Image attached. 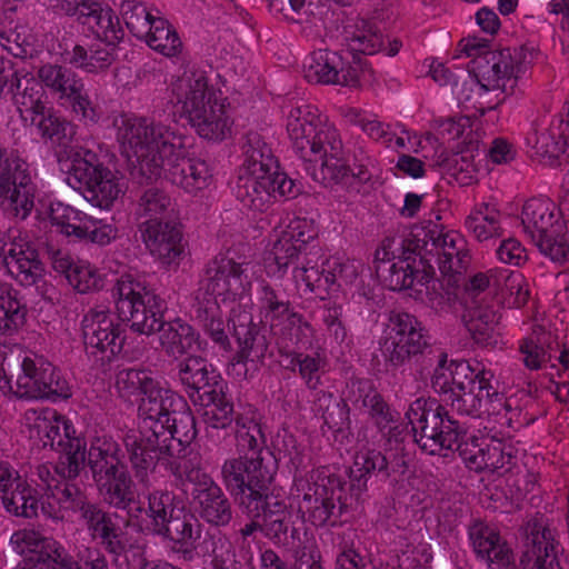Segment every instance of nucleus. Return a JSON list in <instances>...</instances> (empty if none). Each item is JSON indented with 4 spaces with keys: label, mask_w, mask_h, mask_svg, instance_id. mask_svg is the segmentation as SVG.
I'll use <instances>...</instances> for the list:
<instances>
[{
    "label": "nucleus",
    "mask_w": 569,
    "mask_h": 569,
    "mask_svg": "<svg viewBox=\"0 0 569 569\" xmlns=\"http://www.w3.org/2000/svg\"><path fill=\"white\" fill-rule=\"evenodd\" d=\"M257 510L244 512L254 517H262V533L277 546L284 547L292 551L307 569H322L320 553L312 539L307 532L290 526V513L283 500L271 495L261 501Z\"/></svg>",
    "instance_id": "9b49d317"
},
{
    "label": "nucleus",
    "mask_w": 569,
    "mask_h": 569,
    "mask_svg": "<svg viewBox=\"0 0 569 569\" xmlns=\"http://www.w3.org/2000/svg\"><path fill=\"white\" fill-rule=\"evenodd\" d=\"M277 472L271 452L243 453L227 458L220 467V479L227 491L239 499L243 512H252L271 496L269 486Z\"/></svg>",
    "instance_id": "6e6552de"
},
{
    "label": "nucleus",
    "mask_w": 569,
    "mask_h": 569,
    "mask_svg": "<svg viewBox=\"0 0 569 569\" xmlns=\"http://www.w3.org/2000/svg\"><path fill=\"white\" fill-rule=\"evenodd\" d=\"M432 355L437 361L431 378V387L435 392L446 398L458 387L463 388V381L475 369L463 360L448 362L447 353L441 350H436Z\"/></svg>",
    "instance_id": "c03bdc74"
},
{
    "label": "nucleus",
    "mask_w": 569,
    "mask_h": 569,
    "mask_svg": "<svg viewBox=\"0 0 569 569\" xmlns=\"http://www.w3.org/2000/svg\"><path fill=\"white\" fill-rule=\"evenodd\" d=\"M1 502L4 510L14 517L31 519L39 516L36 490L27 481L22 486H16L12 493L1 499Z\"/></svg>",
    "instance_id": "680f3d73"
},
{
    "label": "nucleus",
    "mask_w": 569,
    "mask_h": 569,
    "mask_svg": "<svg viewBox=\"0 0 569 569\" xmlns=\"http://www.w3.org/2000/svg\"><path fill=\"white\" fill-rule=\"evenodd\" d=\"M123 453L119 443L111 437H96L88 451V467L91 476L97 477L103 471L123 465Z\"/></svg>",
    "instance_id": "09e8293b"
},
{
    "label": "nucleus",
    "mask_w": 569,
    "mask_h": 569,
    "mask_svg": "<svg viewBox=\"0 0 569 569\" xmlns=\"http://www.w3.org/2000/svg\"><path fill=\"white\" fill-rule=\"evenodd\" d=\"M173 210L169 194L158 187H150L140 196L137 212L139 217L168 220Z\"/></svg>",
    "instance_id": "774afa93"
},
{
    "label": "nucleus",
    "mask_w": 569,
    "mask_h": 569,
    "mask_svg": "<svg viewBox=\"0 0 569 569\" xmlns=\"http://www.w3.org/2000/svg\"><path fill=\"white\" fill-rule=\"evenodd\" d=\"M347 400L363 409L379 431L385 432L396 423L399 413L393 410L368 378H351L347 383Z\"/></svg>",
    "instance_id": "5701e85b"
},
{
    "label": "nucleus",
    "mask_w": 569,
    "mask_h": 569,
    "mask_svg": "<svg viewBox=\"0 0 569 569\" xmlns=\"http://www.w3.org/2000/svg\"><path fill=\"white\" fill-rule=\"evenodd\" d=\"M66 181L100 209H109L124 192L121 179L90 149H82L74 156Z\"/></svg>",
    "instance_id": "f8f14e48"
},
{
    "label": "nucleus",
    "mask_w": 569,
    "mask_h": 569,
    "mask_svg": "<svg viewBox=\"0 0 569 569\" xmlns=\"http://www.w3.org/2000/svg\"><path fill=\"white\" fill-rule=\"evenodd\" d=\"M118 139L130 173L139 183L157 179L163 170L173 184L188 193L196 194L212 182L204 160L187 158L188 138L177 131L174 121L129 118L119 127Z\"/></svg>",
    "instance_id": "f257e3e1"
},
{
    "label": "nucleus",
    "mask_w": 569,
    "mask_h": 569,
    "mask_svg": "<svg viewBox=\"0 0 569 569\" xmlns=\"http://www.w3.org/2000/svg\"><path fill=\"white\" fill-rule=\"evenodd\" d=\"M177 377L186 392L196 401L202 400L210 390L222 386L224 380L214 367L199 356H190L177 365Z\"/></svg>",
    "instance_id": "cd10ccee"
},
{
    "label": "nucleus",
    "mask_w": 569,
    "mask_h": 569,
    "mask_svg": "<svg viewBox=\"0 0 569 569\" xmlns=\"http://www.w3.org/2000/svg\"><path fill=\"white\" fill-rule=\"evenodd\" d=\"M38 78L53 96L70 104L72 112L86 123H97L100 114L90 100L83 80L70 68L47 63L39 68Z\"/></svg>",
    "instance_id": "f3484780"
},
{
    "label": "nucleus",
    "mask_w": 569,
    "mask_h": 569,
    "mask_svg": "<svg viewBox=\"0 0 569 569\" xmlns=\"http://www.w3.org/2000/svg\"><path fill=\"white\" fill-rule=\"evenodd\" d=\"M49 218L52 226H56L61 233L80 239L90 216L61 201H52L49 207Z\"/></svg>",
    "instance_id": "4d7b16f0"
},
{
    "label": "nucleus",
    "mask_w": 569,
    "mask_h": 569,
    "mask_svg": "<svg viewBox=\"0 0 569 569\" xmlns=\"http://www.w3.org/2000/svg\"><path fill=\"white\" fill-rule=\"evenodd\" d=\"M92 539L99 540L101 546L114 556H119L124 550V543L121 540V529L114 522L112 516L104 511L98 503H94L81 517Z\"/></svg>",
    "instance_id": "58836bf2"
},
{
    "label": "nucleus",
    "mask_w": 569,
    "mask_h": 569,
    "mask_svg": "<svg viewBox=\"0 0 569 569\" xmlns=\"http://www.w3.org/2000/svg\"><path fill=\"white\" fill-rule=\"evenodd\" d=\"M119 318L140 335L159 333V343L169 358L180 359L194 346L201 348L196 329L180 318L163 320L164 299L158 296L140 274L124 273L117 278L111 289Z\"/></svg>",
    "instance_id": "7ed1b4c3"
},
{
    "label": "nucleus",
    "mask_w": 569,
    "mask_h": 569,
    "mask_svg": "<svg viewBox=\"0 0 569 569\" xmlns=\"http://www.w3.org/2000/svg\"><path fill=\"white\" fill-rule=\"evenodd\" d=\"M253 269L249 246L239 243L210 260L199 281L196 320L204 333L224 351H229L231 345L217 299L220 297L222 302H227L247 297L251 291Z\"/></svg>",
    "instance_id": "20e7f679"
},
{
    "label": "nucleus",
    "mask_w": 569,
    "mask_h": 569,
    "mask_svg": "<svg viewBox=\"0 0 569 569\" xmlns=\"http://www.w3.org/2000/svg\"><path fill=\"white\" fill-rule=\"evenodd\" d=\"M455 450L458 451L466 467L476 472L497 471L512 460V455L505 451V445L501 441L468 436L465 428L463 435L455 443Z\"/></svg>",
    "instance_id": "4be33fe9"
},
{
    "label": "nucleus",
    "mask_w": 569,
    "mask_h": 569,
    "mask_svg": "<svg viewBox=\"0 0 569 569\" xmlns=\"http://www.w3.org/2000/svg\"><path fill=\"white\" fill-rule=\"evenodd\" d=\"M0 256L9 274L21 286H34L42 279L44 268L39 253L18 229L0 228Z\"/></svg>",
    "instance_id": "6ab92c4d"
},
{
    "label": "nucleus",
    "mask_w": 569,
    "mask_h": 569,
    "mask_svg": "<svg viewBox=\"0 0 569 569\" xmlns=\"http://www.w3.org/2000/svg\"><path fill=\"white\" fill-rule=\"evenodd\" d=\"M166 527L168 532L158 536L168 537L180 545L179 551L184 556L191 555L194 542L201 536L202 526L199 520L193 515L179 510Z\"/></svg>",
    "instance_id": "864d4df0"
},
{
    "label": "nucleus",
    "mask_w": 569,
    "mask_h": 569,
    "mask_svg": "<svg viewBox=\"0 0 569 569\" xmlns=\"http://www.w3.org/2000/svg\"><path fill=\"white\" fill-rule=\"evenodd\" d=\"M342 40L351 52L375 54L383 44V36L378 26L363 18L347 21L342 31Z\"/></svg>",
    "instance_id": "37998d69"
},
{
    "label": "nucleus",
    "mask_w": 569,
    "mask_h": 569,
    "mask_svg": "<svg viewBox=\"0 0 569 569\" xmlns=\"http://www.w3.org/2000/svg\"><path fill=\"white\" fill-rule=\"evenodd\" d=\"M192 496L199 506V515L204 521L216 527L229 525L232 519V506L214 480L201 489H193Z\"/></svg>",
    "instance_id": "e433bc0d"
},
{
    "label": "nucleus",
    "mask_w": 569,
    "mask_h": 569,
    "mask_svg": "<svg viewBox=\"0 0 569 569\" xmlns=\"http://www.w3.org/2000/svg\"><path fill=\"white\" fill-rule=\"evenodd\" d=\"M291 490L299 500V510L317 527L335 526L347 507L342 501L343 482L325 470L293 476Z\"/></svg>",
    "instance_id": "9d476101"
},
{
    "label": "nucleus",
    "mask_w": 569,
    "mask_h": 569,
    "mask_svg": "<svg viewBox=\"0 0 569 569\" xmlns=\"http://www.w3.org/2000/svg\"><path fill=\"white\" fill-rule=\"evenodd\" d=\"M465 227L479 242H488L502 236L500 212L486 202L477 204L471 210L465 220Z\"/></svg>",
    "instance_id": "a18cd8bd"
},
{
    "label": "nucleus",
    "mask_w": 569,
    "mask_h": 569,
    "mask_svg": "<svg viewBox=\"0 0 569 569\" xmlns=\"http://www.w3.org/2000/svg\"><path fill=\"white\" fill-rule=\"evenodd\" d=\"M526 142L540 161L552 163L569 147V134L562 128V120L552 119L549 126L539 121L532 124Z\"/></svg>",
    "instance_id": "c756f323"
},
{
    "label": "nucleus",
    "mask_w": 569,
    "mask_h": 569,
    "mask_svg": "<svg viewBox=\"0 0 569 569\" xmlns=\"http://www.w3.org/2000/svg\"><path fill=\"white\" fill-rule=\"evenodd\" d=\"M532 59V51L527 47L489 51L472 60L477 84L481 90H501L512 94L518 79Z\"/></svg>",
    "instance_id": "4468645a"
},
{
    "label": "nucleus",
    "mask_w": 569,
    "mask_h": 569,
    "mask_svg": "<svg viewBox=\"0 0 569 569\" xmlns=\"http://www.w3.org/2000/svg\"><path fill=\"white\" fill-rule=\"evenodd\" d=\"M0 201H8L14 216L24 220L34 206L29 164L18 150L0 147Z\"/></svg>",
    "instance_id": "dca6fc26"
},
{
    "label": "nucleus",
    "mask_w": 569,
    "mask_h": 569,
    "mask_svg": "<svg viewBox=\"0 0 569 569\" xmlns=\"http://www.w3.org/2000/svg\"><path fill=\"white\" fill-rule=\"evenodd\" d=\"M462 319L476 343L489 346L496 342L495 335L499 316L493 303H482L481 300L467 302Z\"/></svg>",
    "instance_id": "ea45409f"
},
{
    "label": "nucleus",
    "mask_w": 569,
    "mask_h": 569,
    "mask_svg": "<svg viewBox=\"0 0 569 569\" xmlns=\"http://www.w3.org/2000/svg\"><path fill=\"white\" fill-rule=\"evenodd\" d=\"M293 279L298 286H305V292L313 293L315 297L325 300L332 288V277L327 274V269L319 270L310 266V261L305 258L301 266L293 267Z\"/></svg>",
    "instance_id": "052dcab7"
},
{
    "label": "nucleus",
    "mask_w": 569,
    "mask_h": 569,
    "mask_svg": "<svg viewBox=\"0 0 569 569\" xmlns=\"http://www.w3.org/2000/svg\"><path fill=\"white\" fill-rule=\"evenodd\" d=\"M410 259V256L398 258L391 264L381 263L376 267L378 277L390 290L400 291L409 289L420 279L422 272L409 262Z\"/></svg>",
    "instance_id": "5fc2aeb1"
},
{
    "label": "nucleus",
    "mask_w": 569,
    "mask_h": 569,
    "mask_svg": "<svg viewBox=\"0 0 569 569\" xmlns=\"http://www.w3.org/2000/svg\"><path fill=\"white\" fill-rule=\"evenodd\" d=\"M16 396L21 399L67 400L72 396V387L43 356H26L21 362V373L16 381Z\"/></svg>",
    "instance_id": "2eb2a0df"
},
{
    "label": "nucleus",
    "mask_w": 569,
    "mask_h": 569,
    "mask_svg": "<svg viewBox=\"0 0 569 569\" xmlns=\"http://www.w3.org/2000/svg\"><path fill=\"white\" fill-rule=\"evenodd\" d=\"M174 496L169 491L157 490L148 496L147 516L150 519L149 529L156 533H166V527L174 517Z\"/></svg>",
    "instance_id": "13d9d810"
},
{
    "label": "nucleus",
    "mask_w": 569,
    "mask_h": 569,
    "mask_svg": "<svg viewBox=\"0 0 569 569\" xmlns=\"http://www.w3.org/2000/svg\"><path fill=\"white\" fill-rule=\"evenodd\" d=\"M139 230L147 249L162 263L170 264L181 256L182 232L172 221L147 219Z\"/></svg>",
    "instance_id": "a878e982"
},
{
    "label": "nucleus",
    "mask_w": 569,
    "mask_h": 569,
    "mask_svg": "<svg viewBox=\"0 0 569 569\" xmlns=\"http://www.w3.org/2000/svg\"><path fill=\"white\" fill-rule=\"evenodd\" d=\"M469 538L477 557L489 568L515 569L512 550L495 529L475 522L469 528ZM525 547L520 559L522 569H559L555 533L542 516L527 522Z\"/></svg>",
    "instance_id": "39448f33"
},
{
    "label": "nucleus",
    "mask_w": 569,
    "mask_h": 569,
    "mask_svg": "<svg viewBox=\"0 0 569 569\" xmlns=\"http://www.w3.org/2000/svg\"><path fill=\"white\" fill-rule=\"evenodd\" d=\"M406 418L411 426L415 442L428 455L453 451L463 435V426L437 399L418 398L409 406Z\"/></svg>",
    "instance_id": "1a4fd4ad"
},
{
    "label": "nucleus",
    "mask_w": 569,
    "mask_h": 569,
    "mask_svg": "<svg viewBox=\"0 0 569 569\" xmlns=\"http://www.w3.org/2000/svg\"><path fill=\"white\" fill-rule=\"evenodd\" d=\"M423 249L436 259L441 274L448 278L450 286L458 283V278L467 271L471 261L466 239L456 231H423Z\"/></svg>",
    "instance_id": "412c9836"
},
{
    "label": "nucleus",
    "mask_w": 569,
    "mask_h": 569,
    "mask_svg": "<svg viewBox=\"0 0 569 569\" xmlns=\"http://www.w3.org/2000/svg\"><path fill=\"white\" fill-rule=\"evenodd\" d=\"M28 307L13 286L0 279V338L17 337L27 323Z\"/></svg>",
    "instance_id": "473e14b6"
},
{
    "label": "nucleus",
    "mask_w": 569,
    "mask_h": 569,
    "mask_svg": "<svg viewBox=\"0 0 569 569\" xmlns=\"http://www.w3.org/2000/svg\"><path fill=\"white\" fill-rule=\"evenodd\" d=\"M272 254L273 260L267 267L268 273L282 277L289 266H301V262L307 258V250L280 236L273 244Z\"/></svg>",
    "instance_id": "0e129e2a"
},
{
    "label": "nucleus",
    "mask_w": 569,
    "mask_h": 569,
    "mask_svg": "<svg viewBox=\"0 0 569 569\" xmlns=\"http://www.w3.org/2000/svg\"><path fill=\"white\" fill-rule=\"evenodd\" d=\"M51 488L66 513H79L81 518L94 505L74 480L60 479Z\"/></svg>",
    "instance_id": "e2e57ef3"
},
{
    "label": "nucleus",
    "mask_w": 569,
    "mask_h": 569,
    "mask_svg": "<svg viewBox=\"0 0 569 569\" xmlns=\"http://www.w3.org/2000/svg\"><path fill=\"white\" fill-rule=\"evenodd\" d=\"M288 363L284 368L291 371L298 369L300 378L310 390H317L321 385V377L326 372L327 358L320 352L312 355L300 352H287Z\"/></svg>",
    "instance_id": "8fccbe9b"
},
{
    "label": "nucleus",
    "mask_w": 569,
    "mask_h": 569,
    "mask_svg": "<svg viewBox=\"0 0 569 569\" xmlns=\"http://www.w3.org/2000/svg\"><path fill=\"white\" fill-rule=\"evenodd\" d=\"M31 124L36 126L42 139L52 144H64L68 139L70 123L60 117L52 108L46 107L42 111L30 118Z\"/></svg>",
    "instance_id": "bf43d9fd"
},
{
    "label": "nucleus",
    "mask_w": 569,
    "mask_h": 569,
    "mask_svg": "<svg viewBox=\"0 0 569 569\" xmlns=\"http://www.w3.org/2000/svg\"><path fill=\"white\" fill-rule=\"evenodd\" d=\"M497 293L509 307L521 308L528 302L529 284L521 272L501 269Z\"/></svg>",
    "instance_id": "338daca9"
},
{
    "label": "nucleus",
    "mask_w": 569,
    "mask_h": 569,
    "mask_svg": "<svg viewBox=\"0 0 569 569\" xmlns=\"http://www.w3.org/2000/svg\"><path fill=\"white\" fill-rule=\"evenodd\" d=\"M171 93L177 111L201 138L222 141L231 136L233 122L224 100L209 87L206 71L186 70L171 83Z\"/></svg>",
    "instance_id": "423d86ee"
},
{
    "label": "nucleus",
    "mask_w": 569,
    "mask_h": 569,
    "mask_svg": "<svg viewBox=\"0 0 569 569\" xmlns=\"http://www.w3.org/2000/svg\"><path fill=\"white\" fill-rule=\"evenodd\" d=\"M493 373L490 370H473L463 381V388L458 387L442 401L461 416L479 418L483 413H500L496 402L502 400V395L492 386Z\"/></svg>",
    "instance_id": "a211bd4d"
},
{
    "label": "nucleus",
    "mask_w": 569,
    "mask_h": 569,
    "mask_svg": "<svg viewBox=\"0 0 569 569\" xmlns=\"http://www.w3.org/2000/svg\"><path fill=\"white\" fill-rule=\"evenodd\" d=\"M307 81L322 84L356 86L359 81L358 68L351 67L336 51L319 49L303 63Z\"/></svg>",
    "instance_id": "393cba45"
},
{
    "label": "nucleus",
    "mask_w": 569,
    "mask_h": 569,
    "mask_svg": "<svg viewBox=\"0 0 569 569\" xmlns=\"http://www.w3.org/2000/svg\"><path fill=\"white\" fill-rule=\"evenodd\" d=\"M521 222L532 240L562 227L555 203L543 198H531L525 202Z\"/></svg>",
    "instance_id": "a19ab883"
},
{
    "label": "nucleus",
    "mask_w": 569,
    "mask_h": 569,
    "mask_svg": "<svg viewBox=\"0 0 569 569\" xmlns=\"http://www.w3.org/2000/svg\"><path fill=\"white\" fill-rule=\"evenodd\" d=\"M236 439L239 447L248 450L247 453L270 452L257 412L251 409L236 416Z\"/></svg>",
    "instance_id": "603ef678"
},
{
    "label": "nucleus",
    "mask_w": 569,
    "mask_h": 569,
    "mask_svg": "<svg viewBox=\"0 0 569 569\" xmlns=\"http://www.w3.org/2000/svg\"><path fill=\"white\" fill-rule=\"evenodd\" d=\"M227 383L216 387L201 400L204 406L203 419L208 428L226 429L236 422L233 402L227 395Z\"/></svg>",
    "instance_id": "49530a36"
},
{
    "label": "nucleus",
    "mask_w": 569,
    "mask_h": 569,
    "mask_svg": "<svg viewBox=\"0 0 569 569\" xmlns=\"http://www.w3.org/2000/svg\"><path fill=\"white\" fill-rule=\"evenodd\" d=\"M102 500L118 510H128L136 502L134 482L126 463L92 477Z\"/></svg>",
    "instance_id": "c85d7f7f"
},
{
    "label": "nucleus",
    "mask_w": 569,
    "mask_h": 569,
    "mask_svg": "<svg viewBox=\"0 0 569 569\" xmlns=\"http://www.w3.org/2000/svg\"><path fill=\"white\" fill-rule=\"evenodd\" d=\"M81 329L88 355H100V360L104 362L121 352L124 339L121 337V327L116 322L109 307H91L82 318Z\"/></svg>",
    "instance_id": "aec40b11"
},
{
    "label": "nucleus",
    "mask_w": 569,
    "mask_h": 569,
    "mask_svg": "<svg viewBox=\"0 0 569 569\" xmlns=\"http://www.w3.org/2000/svg\"><path fill=\"white\" fill-rule=\"evenodd\" d=\"M62 455L56 465V473L60 479L76 480L86 461V442L77 438H71L67 445L59 449Z\"/></svg>",
    "instance_id": "69168bd1"
},
{
    "label": "nucleus",
    "mask_w": 569,
    "mask_h": 569,
    "mask_svg": "<svg viewBox=\"0 0 569 569\" xmlns=\"http://www.w3.org/2000/svg\"><path fill=\"white\" fill-rule=\"evenodd\" d=\"M406 462L402 457L393 455V458H388L376 449L360 450L350 469V477L357 481L359 489L366 488L368 477L376 475L388 479L391 475L403 472Z\"/></svg>",
    "instance_id": "2f4dec72"
},
{
    "label": "nucleus",
    "mask_w": 569,
    "mask_h": 569,
    "mask_svg": "<svg viewBox=\"0 0 569 569\" xmlns=\"http://www.w3.org/2000/svg\"><path fill=\"white\" fill-rule=\"evenodd\" d=\"M277 338L279 353L286 358L287 352H300L312 347L315 329L312 325L298 311L271 329Z\"/></svg>",
    "instance_id": "72a5a7b5"
},
{
    "label": "nucleus",
    "mask_w": 569,
    "mask_h": 569,
    "mask_svg": "<svg viewBox=\"0 0 569 569\" xmlns=\"http://www.w3.org/2000/svg\"><path fill=\"white\" fill-rule=\"evenodd\" d=\"M433 352L428 330L417 317L402 311L390 312L381 342L387 368L398 369L412 358Z\"/></svg>",
    "instance_id": "ddd939ff"
},
{
    "label": "nucleus",
    "mask_w": 569,
    "mask_h": 569,
    "mask_svg": "<svg viewBox=\"0 0 569 569\" xmlns=\"http://www.w3.org/2000/svg\"><path fill=\"white\" fill-rule=\"evenodd\" d=\"M141 40L164 57H177L182 50V42L176 29L164 18H156L152 28Z\"/></svg>",
    "instance_id": "6e6d98bb"
},
{
    "label": "nucleus",
    "mask_w": 569,
    "mask_h": 569,
    "mask_svg": "<svg viewBox=\"0 0 569 569\" xmlns=\"http://www.w3.org/2000/svg\"><path fill=\"white\" fill-rule=\"evenodd\" d=\"M553 343L555 336L551 332L546 331L542 327H536L529 336L519 341V360L530 371L541 370L548 363L556 368V362H552Z\"/></svg>",
    "instance_id": "4c0bfd02"
},
{
    "label": "nucleus",
    "mask_w": 569,
    "mask_h": 569,
    "mask_svg": "<svg viewBox=\"0 0 569 569\" xmlns=\"http://www.w3.org/2000/svg\"><path fill=\"white\" fill-rule=\"evenodd\" d=\"M166 431L170 436L166 437L164 442H160L158 437L157 441H154L152 437V442L147 443L138 453L139 457L144 459L152 458V471L159 460L166 458V455H173V449L188 448L196 439V419L187 402L183 409H177L171 416L170 422L166 426Z\"/></svg>",
    "instance_id": "b1692460"
},
{
    "label": "nucleus",
    "mask_w": 569,
    "mask_h": 569,
    "mask_svg": "<svg viewBox=\"0 0 569 569\" xmlns=\"http://www.w3.org/2000/svg\"><path fill=\"white\" fill-rule=\"evenodd\" d=\"M233 336L238 342L239 350L234 356L233 367L243 366V359L261 358L264 356L268 343L261 335L260 328L251 318L243 322H233Z\"/></svg>",
    "instance_id": "de8ad7c7"
},
{
    "label": "nucleus",
    "mask_w": 569,
    "mask_h": 569,
    "mask_svg": "<svg viewBox=\"0 0 569 569\" xmlns=\"http://www.w3.org/2000/svg\"><path fill=\"white\" fill-rule=\"evenodd\" d=\"M270 173L254 169H239L233 192L242 204L254 211H263L271 203Z\"/></svg>",
    "instance_id": "f704fd0d"
},
{
    "label": "nucleus",
    "mask_w": 569,
    "mask_h": 569,
    "mask_svg": "<svg viewBox=\"0 0 569 569\" xmlns=\"http://www.w3.org/2000/svg\"><path fill=\"white\" fill-rule=\"evenodd\" d=\"M26 420L31 432L42 442V447L59 450L71 438H77L76 429L70 420L52 408L29 409Z\"/></svg>",
    "instance_id": "bb28decb"
},
{
    "label": "nucleus",
    "mask_w": 569,
    "mask_h": 569,
    "mask_svg": "<svg viewBox=\"0 0 569 569\" xmlns=\"http://www.w3.org/2000/svg\"><path fill=\"white\" fill-rule=\"evenodd\" d=\"M254 307L260 322L270 329L296 311L287 293L264 280L257 288Z\"/></svg>",
    "instance_id": "c9c22d12"
},
{
    "label": "nucleus",
    "mask_w": 569,
    "mask_h": 569,
    "mask_svg": "<svg viewBox=\"0 0 569 569\" xmlns=\"http://www.w3.org/2000/svg\"><path fill=\"white\" fill-rule=\"evenodd\" d=\"M159 461L164 463L166 468L181 486L191 483L193 485V489H201L213 480V478L202 469L197 455L187 452V448L173 449V455H166V458Z\"/></svg>",
    "instance_id": "79ce46f5"
},
{
    "label": "nucleus",
    "mask_w": 569,
    "mask_h": 569,
    "mask_svg": "<svg viewBox=\"0 0 569 569\" xmlns=\"http://www.w3.org/2000/svg\"><path fill=\"white\" fill-rule=\"evenodd\" d=\"M242 151L244 160L240 169H254V171L263 173H270L271 170L279 169L271 148L262 136L256 131L246 134Z\"/></svg>",
    "instance_id": "3c124183"
},
{
    "label": "nucleus",
    "mask_w": 569,
    "mask_h": 569,
    "mask_svg": "<svg viewBox=\"0 0 569 569\" xmlns=\"http://www.w3.org/2000/svg\"><path fill=\"white\" fill-rule=\"evenodd\" d=\"M12 100L21 118L27 119L42 111L46 104V93L40 82L31 72L20 69L12 72L10 80Z\"/></svg>",
    "instance_id": "7c9ffc66"
},
{
    "label": "nucleus",
    "mask_w": 569,
    "mask_h": 569,
    "mask_svg": "<svg viewBox=\"0 0 569 569\" xmlns=\"http://www.w3.org/2000/svg\"><path fill=\"white\" fill-rule=\"evenodd\" d=\"M186 400L174 391L163 388L156 381L144 393L139 406L140 423L138 429L128 430L123 438V445L129 456L131 468L140 483L149 482V473L152 472L153 460L150 457L144 459L138 456L140 450L151 443V438H160L164 442L169 432L166 431L167 423L177 409H183Z\"/></svg>",
    "instance_id": "0eeeda50"
},
{
    "label": "nucleus",
    "mask_w": 569,
    "mask_h": 569,
    "mask_svg": "<svg viewBox=\"0 0 569 569\" xmlns=\"http://www.w3.org/2000/svg\"><path fill=\"white\" fill-rule=\"evenodd\" d=\"M286 129L293 152L313 181L325 187L340 186L348 192L358 193L371 180L372 158L359 149L353 154L352 166L343 162L340 132L316 107H292L287 113Z\"/></svg>",
    "instance_id": "f03ea898"
}]
</instances>
